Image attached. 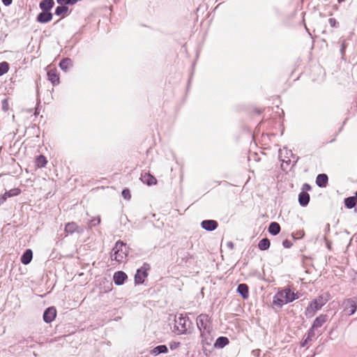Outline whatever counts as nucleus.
Here are the masks:
<instances>
[{"label": "nucleus", "mask_w": 357, "mask_h": 357, "mask_svg": "<svg viewBox=\"0 0 357 357\" xmlns=\"http://www.w3.org/2000/svg\"><path fill=\"white\" fill-rule=\"evenodd\" d=\"M197 325L200 331L202 344L210 345L212 342L211 337V326L207 314H202L197 318Z\"/></svg>", "instance_id": "obj_1"}, {"label": "nucleus", "mask_w": 357, "mask_h": 357, "mask_svg": "<svg viewBox=\"0 0 357 357\" xmlns=\"http://www.w3.org/2000/svg\"><path fill=\"white\" fill-rule=\"evenodd\" d=\"M328 299L329 295L327 294H322L314 299L307 307L305 312V315L307 317H313L328 302Z\"/></svg>", "instance_id": "obj_2"}, {"label": "nucleus", "mask_w": 357, "mask_h": 357, "mask_svg": "<svg viewBox=\"0 0 357 357\" xmlns=\"http://www.w3.org/2000/svg\"><path fill=\"white\" fill-rule=\"evenodd\" d=\"M298 297L294 292H292L290 289L286 288L277 293L274 296V304L282 306L284 304L292 302L297 299Z\"/></svg>", "instance_id": "obj_3"}, {"label": "nucleus", "mask_w": 357, "mask_h": 357, "mask_svg": "<svg viewBox=\"0 0 357 357\" xmlns=\"http://www.w3.org/2000/svg\"><path fill=\"white\" fill-rule=\"evenodd\" d=\"M128 250L126 245L122 241H117L112 249L111 258L118 262H123L127 257Z\"/></svg>", "instance_id": "obj_4"}, {"label": "nucleus", "mask_w": 357, "mask_h": 357, "mask_svg": "<svg viewBox=\"0 0 357 357\" xmlns=\"http://www.w3.org/2000/svg\"><path fill=\"white\" fill-rule=\"evenodd\" d=\"M342 306L344 314L347 316H351L357 310V301L354 298H347L343 301Z\"/></svg>", "instance_id": "obj_5"}, {"label": "nucleus", "mask_w": 357, "mask_h": 357, "mask_svg": "<svg viewBox=\"0 0 357 357\" xmlns=\"http://www.w3.org/2000/svg\"><path fill=\"white\" fill-rule=\"evenodd\" d=\"M150 266L148 264H144L137 271L135 275V281L137 284H142L144 279L147 277V271L149 270Z\"/></svg>", "instance_id": "obj_6"}, {"label": "nucleus", "mask_w": 357, "mask_h": 357, "mask_svg": "<svg viewBox=\"0 0 357 357\" xmlns=\"http://www.w3.org/2000/svg\"><path fill=\"white\" fill-rule=\"evenodd\" d=\"M188 322V319L183 317L181 314L175 319L176 327L177 330L181 333H184L187 331V323Z\"/></svg>", "instance_id": "obj_7"}, {"label": "nucleus", "mask_w": 357, "mask_h": 357, "mask_svg": "<svg viewBox=\"0 0 357 357\" xmlns=\"http://www.w3.org/2000/svg\"><path fill=\"white\" fill-rule=\"evenodd\" d=\"M56 310L54 307L45 310L43 314V320L46 323H51L56 317Z\"/></svg>", "instance_id": "obj_8"}, {"label": "nucleus", "mask_w": 357, "mask_h": 357, "mask_svg": "<svg viewBox=\"0 0 357 357\" xmlns=\"http://www.w3.org/2000/svg\"><path fill=\"white\" fill-rule=\"evenodd\" d=\"M201 226L205 230L212 231H214L218 227V224L215 220H206L202 222Z\"/></svg>", "instance_id": "obj_9"}, {"label": "nucleus", "mask_w": 357, "mask_h": 357, "mask_svg": "<svg viewBox=\"0 0 357 357\" xmlns=\"http://www.w3.org/2000/svg\"><path fill=\"white\" fill-rule=\"evenodd\" d=\"M52 19V14L49 11H42L37 16V21L40 23H47Z\"/></svg>", "instance_id": "obj_10"}, {"label": "nucleus", "mask_w": 357, "mask_h": 357, "mask_svg": "<svg viewBox=\"0 0 357 357\" xmlns=\"http://www.w3.org/2000/svg\"><path fill=\"white\" fill-rule=\"evenodd\" d=\"M82 231L83 229L79 228L74 222H68L65 226V232L68 234H72L74 232L82 233Z\"/></svg>", "instance_id": "obj_11"}, {"label": "nucleus", "mask_w": 357, "mask_h": 357, "mask_svg": "<svg viewBox=\"0 0 357 357\" xmlns=\"http://www.w3.org/2000/svg\"><path fill=\"white\" fill-rule=\"evenodd\" d=\"M127 278V275L123 271H119L114 274L113 280L116 285H121Z\"/></svg>", "instance_id": "obj_12"}, {"label": "nucleus", "mask_w": 357, "mask_h": 357, "mask_svg": "<svg viewBox=\"0 0 357 357\" xmlns=\"http://www.w3.org/2000/svg\"><path fill=\"white\" fill-rule=\"evenodd\" d=\"M141 181L148 185H155L157 183L156 178L149 173H143L141 175Z\"/></svg>", "instance_id": "obj_13"}, {"label": "nucleus", "mask_w": 357, "mask_h": 357, "mask_svg": "<svg viewBox=\"0 0 357 357\" xmlns=\"http://www.w3.org/2000/svg\"><path fill=\"white\" fill-rule=\"evenodd\" d=\"M328 316L326 314H320L314 319L312 326L316 329L320 328L326 322Z\"/></svg>", "instance_id": "obj_14"}, {"label": "nucleus", "mask_w": 357, "mask_h": 357, "mask_svg": "<svg viewBox=\"0 0 357 357\" xmlns=\"http://www.w3.org/2000/svg\"><path fill=\"white\" fill-rule=\"evenodd\" d=\"M54 5V0H42L40 2V8L43 11H49L53 8Z\"/></svg>", "instance_id": "obj_15"}, {"label": "nucleus", "mask_w": 357, "mask_h": 357, "mask_svg": "<svg viewBox=\"0 0 357 357\" xmlns=\"http://www.w3.org/2000/svg\"><path fill=\"white\" fill-rule=\"evenodd\" d=\"M47 77L48 79L52 83V84L56 85L59 83V77L56 70H50L47 72Z\"/></svg>", "instance_id": "obj_16"}, {"label": "nucleus", "mask_w": 357, "mask_h": 357, "mask_svg": "<svg viewBox=\"0 0 357 357\" xmlns=\"http://www.w3.org/2000/svg\"><path fill=\"white\" fill-rule=\"evenodd\" d=\"M237 292L241 295L243 298H248L249 296L248 287L246 284H240L237 287Z\"/></svg>", "instance_id": "obj_17"}, {"label": "nucleus", "mask_w": 357, "mask_h": 357, "mask_svg": "<svg viewBox=\"0 0 357 357\" xmlns=\"http://www.w3.org/2000/svg\"><path fill=\"white\" fill-rule=\"evenodd\" d=\"M309 201L310 195L307 192L304 191L300 192V194L298 195V202L302 206H305L306 205H307Z\"/></svg>", "instance_id": "obj_18"}, {"label": "nucleus", "mask_w": 357, "mask_h": 357, "mask_svg": "<svg viewBox=\"0 0 357 357\" xmlns=\"http://www.w3.org/2000/svg\"><path fill=\"white\" fill-rule=\"evenodd\" d=\"M33 257V252L31 250H26L21 257V262L24 264H29Z\"/></svg>", "instance_id": "obj_19"}, {"label": "nucleus", "mask_w": 357, "mask_h": 357, "mask_svg": "<svg viewBox=\"0 0 357 357\" xmlns=\"http://www.w3.org/2000/svg\"><path fill=\"white\" fill-rule=\"evenodd\" d=\"M328 183V176L325 174H320L317 176L316 183L319 187H326Z\"/></svg>", "instance_id": "obj_20"}, {"label": "nucleus", "mask_w": 357, "mask_h": 357, "mask_svg": "<svg viewBox=\"0 0 357 357\" xmlns=\"http://www.w3.org/2000/svg\"><path fill=\"white\" fill-rule=\"evenodd\" d=\"M268 232L271 234L272 235H277L280 231V225L276 222H272L268 227Z\"/></svg>", "instance_id": "obj_21"}, {"label": "nucleus", "mask_w": 357, "mask_h": 357, "mask_svg": "<svg viewBox=\"0 0 357 357\" xmlns=\"http://www.w3.org/2000/svg\"><path fill=\"white\" fill-rule=\"evenodd\" d=\"M167 347L165 345H159L151 350V354L158 356L160 354L167 353Z\"/></svg>", "instance_id": "obj_22"}, {"label": "nucleus", "mask_w": 357, "mask_h": 357, "mask_svg": "<svg viewBox=\"0 0 357 357\" xmlns=\"http://www.w3.org/2000/svg\"><path fill=\"white\" fill-rule=\"evenodd\" d=\"M72 61L69 58H65L59 63V67L64 71H66L70 66H72Z\"/></svg>", "instance_id": "obj_23"}, {"label": "nucleus", "mask_w": 357, "mask_h": 357, "mask_svg": "<svg viewBox=\"0 0 357 357\" xmlns=\"http://www.w3.org/2000/svg\"><path fill=\"white\" fill-rule=\"evenodd\" d=\"M228 344H229V340H228L227 337H219L216 340L214 346L215 347H218V348H223L224 347H225Z\"/></svg>", "instance_id": "obj_24"}, {"label": "nucleus", "mask_w": 357, "mask_h": 357, "mask_svg": "<svg viewBox=\"0 0 357 357\" xmlns=\"http://www.w3.org/2000/svg\"><path fill=\"white\" fill-rule=\"evenodd\" d=\"M270 245H271L270 241L268 238H262L259 242L258 248L261 250H266L270 248Z\"/></svg>", "instance_id": "obj_25"}, {"label": "nucleus", "mask_w": 357, "mask_h": 357, "mask_svg": "<svg viewBox=\"0 0 357 357\" xmlns=\"http://www.w3.org/2000/svg\"><path fill=\"white\" fill-rule=\"evenodd\" d=\"M47 164V160L45 156L40 155L36 160V166L38 168L44 167Z\"/></svg>", "instance_id": "obj_26"}, {"label": "nucleus", "mask_w": 357, "mask_h": 357, "mask_svg": "<svg viewBox=\"0 0 357 357\" xmlns=\"http://www.w3.org/2000/svg\"><path fill=\"white\" fill-rule=\"evenodd\" d=\"M356 204V198L354 197H349L344 199V204L348 208H352Z\"/></svg>", "instance_id": "obj_27"}, {"label": "nucleus", "mask_w": 357, "mask_h": 357, "mask_svg": "<svg viewBox=\"0 0 357 357\" xmlns=\"http://www.w3.org/2000/svg\"><path fill=\"white\" fill-rule=\"evenodd\" d=\"M21 192V190L19 188H13L9 191H6L3 195L5 197H11L14 196L18 195Z\"/></svg>", "instance_id": "obj_28"}, {"label": "nucleus", "mask_w": 357, "mask_h": 357, "mask_svg": "<svg viewBox=\"0 0 357 357\" xmlns=\"http://www.w3.org/2000/svg\"><path fill=\"white\" fill-rule=\"evenodd\" d=\"M68 11V7L66 6H57L55 9V15L59 16L63 13H66Z\"/></svg>", "instance_id": "obj_29"}, {"label": "nucleus", "mask_w": 357, "mask_h": 357, "mask_svg": "<svg viewBox=\"0 0 357 357\" xmlns=\"http://www.w3.org/2000/svg\"><path fill=\"white\" fill-rule=\"evenodd\" d=\"M9 70V64L6 61L0 63V76L6 73Z\"/></svg>", "instance_id": "obj_30"}, {"label": "nucleus", "mask_w": 357, "mask_h": 357, "mask_svg": "<svg viewBox=\"0 0 357 357\" xmlns=\"http://www.w3.org/2000/svg\"><path fill=\"white\" fill-rule=\"evenodd\" d=\"M122 196L126 199H130L131 197L130 190L128 189H123L122 191Z\"/></svg>", "instance_id": "obj_31"}, {"label": "nucleus", "mask_w": 357, "mask_h": 357, "mask_svg": "<svg viewBox=\"0 0 357 357\" xmlns=\"http://www.w3.org/2000/svg\"><path fill=\"white\" fill-rule=\"evenodd\" d=\"M316 328H313V327L312 326L309 331H308V333H307V337L310 338L311 340H312V337H314L315 336V333H314V330Z\"/></svg>", "instance_id": "obj_32"}, {"label": "nucleus", "mask_w": 357, "mask_h": 357, "mask_svg": "<svg viewBox=\"0 0 357 357\" xmlns=\"http://www.w3.org/2000/svg\"><path fill=\"white\" fill-rule=\"evenodd\" d=\"M282 245L284 248H289L292 245V243L290 241L285 239L282 241Z\"/></svg>", "instance_id": "obj_33"}, {"label": "nucleus", "mask_w": 357, "mask_h": 357, "mask_svg": "<svg viewBox=\"0 0 357 357\" xmlns=\"http://www.w3.org/2000/svg\"><path fill=\"white\" fill-rule=\"evenodd\" d=\"M311 341H312V340H311L310 338H309V337H305V339L301 342V346L303 347L306 346V345L308 344V342H311Z\"/></svg>", "instance_id": "obj_34"}, {"label": "nucleus", "mask_w": 357, "mask_h": 357, "mask_svg": "<svg viewBox=\"0 0 357 357\" xmlns=\"http://www.w3.org/2000/svg\"><path fill=\"white\" fill-rule=\"evenodd\" d=\"M180 345V343L179 342H173L170 344V349H175L176 348H178Z\"/></svg>", "instance_id": "obj_35"}, {"label": "nucleus", "mask_w": 357, "mask_h": 357, "mask_svg": "<svg viewBox=\"0 0 357 357\" xmlns=\"http://www.w3.org/2000/svg\"><path fill=\"white\" fill-rule=\"evenodd\" d=\"M328 21L331 26H335L336 20L334 18H330Z\"/></svg>", "instance_id": "obj_36"}, {"label": "nucleus", "mask_w": 357, "mask_h": 357, "mask_svg": "<svg viewBox=\"0 0 357 357\" xmlns=\"http://www.w3.org/2000/svg\"><path fill=\"white\" fill-rule=\"evenodd\" d=\"M56 2L60 5H68L67 0H56Z\"/></svg>", "instance_id": "obj_37"}, {"label": "nucleus", "mask_w": 357, "mask_h": 357, "mask_svg": "<svg viewBox=\"0 0 357 357\" xmlns=\"http://www.w3.org/2000/svg\"><path fill=\"white\" fill-rule=\"evenodd\" d=\"M12 1L13 0H2V3L6 6L10 5Z\"/></svg>", "instance_id": "obj_38"}, {"label": "nucleus", "mask_w": 357, "mask_h": 357, "mask_svg": "<svg viewBox=\"0 0 357 357\" xmlns=\"http://www.w3.org/2000/svg\"><path fill=\"white\" fill-rule=\"evenodd\" d=\"M67 1L68 5H74L78 1V0H67Z\"/></svg>", "instance_id": "obj_39"}, {"label": "nucleus", "mask_w": 357, "mask_h": 357, "mask_svg": "<svg viewBox=\"0 0 357 357\" xmlns=\"http://www.w3.org/2000/svg\"><path fill=\"white\" fill-rule=\"evenodd\" d=\"M6 200V197H5L4 195H3L1 197H0V206L3 204V202Z\"/></svg>", "instance_id": "obj_40"}, {"label": "nucleus", "mask_w": 357, "mask_h": 357, "mask_svg": "<svg viewBox=\"0 0 357 357\" xmlns=\"http://www.w3.org/2000/svg\"><path fill=\"white\" fill-rule=\"evenodd\" d=\"M311 188H310V185L307 183H305L303 185V190H310Z\"/></svg>", "instance_id": "obj_41"}, {"label": "nucleus", "mask_w": 357, "mask_h": 357, "mask_svg": "<svg viewBox=\"0 0 357 357\" xmlns=\"http://www.w3.org/2000/svg\"><path fill=\"white\" fill-rule=\"evenodd\" d=\"M100 222V218H98L97 220H96V224H99ZM93 225H96V223H93Z\"/></svg>", "instance_id": "obj_42"}, {"label": "nucleus", "mask_w": 357, "mask_h": 357, "mask_svg": "<svg viewBox=\"0 0 357 357\" xmlns=\"http://www.w3.org/2000/svg\"><path fill=\"white\" fill-rule=\"evenodd\" d=\"M228 246L232 248L233 247V243L231 242L228 243Z\"/></svg>", "instance_id": "obj_43"}, {"label": "nucleus", "mask_w": 357, "mask_h": 357, "mask_svg": "<svg viewBox=\"0 0 357 357\" xmlns=\"http://www.w3.org/2000/svg\"><path fill=\"white\" fill-rule=\"evenodd\" d=\"M326 229H327V231H329V229H330V225L329 224L326 225Z\"/></svg>", "instance_id": "obj_44"}, {"label": "nucleus", "mask_w": 357, "mask_h": 357, "mask_svg": "<svg viewBox=\"0 0 357 357\" xmlns=\"http://www.w3.org/2000/svg\"><path fill=\"white\" fill-rule=\"evenodd\" d=\"M356 198V201H357V192H356V197H354Z\"/></svg>", "instance_id": "obj_45"}, {"label": "nucleus", "mask_w": 357, "mask_h": 357, "mask_svg": "<svg viewBox=\"0 0 357 357\" xmlns=\"http://www.w3.org/2000/svg\"><path fill=\"white\" fill-rule=\"evenodd\" d=\"M282 161L283 162H288V161H286V160H282Z\"/></svg>", "instance_id": "obj_46"}]
</instances>
